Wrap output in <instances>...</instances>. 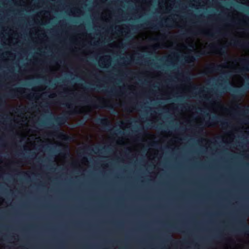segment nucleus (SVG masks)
<instances>
[{"label":"nucleus","mask_w":249,"mask_h":249,"mask_svg":"<svg viewBox=\"0 0 249 249\" xmlns=\"http://www.w3.org/2000/svg\"><path fill=\"white\" fill-rule=\"evenodd\" d=\"M166 241L167 242L173 241V244H174V245H177V244H178L179 243H181V244H183L184 243L181 242L180 241L179 242V241H177L173 240H172L171 239V238L170 237H169V238H167Z\"/></svg>","instance_id":"f3484780"},{"label":"nucleus","mask_w":249,"mask_h":249,"mask_svg":"<svg viewBox=\"0 0 249 249\" xmlns=\"http://www.w3.org/2000/svg\"><path fill=\"white\" fill-rule=\"evenodd\" d=\"M34 94H31V93H30V94H29L27 95L26 97H27V98H28V99H31V98H33V97H34Z\"/></svg>","instance_id":"412c9836"},{"label":"nucleus","mask_w":249,"mask_h":249,"mask_svg":"<svg viewBox=\"0 0 249 249\" xmlns=\"http://www.w3.org/2000/svg\"><path fill=\"white\" fill-rule=\"evenodd\" d=\"M233 98L235 100L241 98L245 94L246 90L244 89H239L232 90Z\"/></svg>","instance_id":"9b49d317"},{"label":"nucleus","mask_w":249,"mask_h":249,"mask_svg":"<svg viewBox=\"0 0 249 249\" xmlns=\"http://www.w3.org/2000/svg\"><path fill=\"white\" fill-rule=\"evenodd\" d=\"M127 60L130 61V62L134 61V59L133 58L132 56L130 58H127Z\"/></svg>","instance_id":"c85d7f7f"},{"label":"nucleus","mask_w":249,"mask_h":249,"mask_svg":"<svg viewBox=\"0 0 249 249\" xmlns=\"http://www.w3.org/2000/svg\"><path fill=\"white\" fill-rule=\"evenodd\" d=\"M105 87L103 85L101 84H90L89 86H87L85 87L86 89L93 90H96L97 91L101 90L103 92H106L107 93L108 95H114V92L113 90H108L107 89H104Z\"/></svg>","instance_id":"20e7f679"},{"label":"nucleus","mask_w":249,"mask_h":249,"mask_svg":"<svg viewBox=\"0 0 249 249\" xmlns=\"http://www.w3.org/2000/svg\"><path fill=\"white\" fill-rule=\"evenodd\" d=\"M72 113V111L67 112L62 116L55 117L53 119L54 123H51L50 124L51 125L50 127L54 129V132H59V127L62 124H64L66 122L67 119H68V116L66 115V114H71Z\"/></svg>","instance_id":"f257e3e1"},{"label":"nucleus","mask_w":249,"mask_h":249,"mask_svg":"<svg viewBox=\"0 0 249 249\" xmlns=\"http://www.w3.org/2000/svg\"><path fill=\"white\" fill-rule=\"evenodd\" d=\"M79 98L84 99L85 100V102L87 103L90 102L92 105L96 108H103L105 107V106H102L105 104V102L101 99L99 100L97 103L96 102H92L91 100H89L84 95L80 96Z\"/></svg>","instance_id":"1a4fd4ad"},{"label":"nucleus","mask_w":249,"mask_h":249,"mask_svg":"<svg viewBox=\"0 0 249 249\" xmlns=\"http://www.w3.org/2000/svg\"><path fill=\"white\" fill-rule=\"evenodd\" d=\"M22 89L21 88H18L16 89H11L7 93L3 95L0 97V100L2 101V99H6L8 98H13L17 97L18 93L21 94V90Z\"/></svg>","instance_id":"423d86ee"},{"label":"nucleus","mask_w":249,"mask_h":249,"mask_svg":"<svg viewBox=\"0 0 249 249\" xmlns=\"http://www.w3.org/2000/svg\"><path fill=\"white\" fill-rule=\"evenodd\" d=\"M216 33H219V32L218 31H216Z\"/></svg>","instance_id":"3c124183"},{"label":"nucleus","mask_w":249,"mask_h":249,"mask_svg":"<svg viewBox=\"0 0 249 249\" xmlns=\"http://www.w3.org/2000/svg\"><path fill=\"white\" fill-rule=\"evenodd\" d=\"M84 124V123L83 122H80V123H79V125H82Z\"/></svg>","instance_id":"ea45409f"},{"label":"nucleus","mask_w":249,"mask_h":249,"mask_svg":"<svg viewBox=\"0 0 249 249\" xmlns=\"http://www.w3.org/2000/svg\"><path fill=\"white\" fill-rule=\"evenodd\" d=\"M236 107L238 109H241L242 108V107H240L238 104H236Z\"/></svg>","instance_id":"f704fd0d"},{"label":"nucleus","mask_w":249,"mask_h":249,"mask_svg":"<svg viewBox=\"0 0 249 249\" xmlns=\"http://www.w3.org/2000/svg\"><path fill=\"white\" fill-rule=\"evenodd\" d=\"M95 150H99V147H95Z\"/></svg>","instance_id":"a19ab883"},{"label":"nucleus","mask_w":249,"mask_h":249,"mask_svg":"<svg viewBox=\"0 0 249 249\" xmlns=\"http://www.w3.org/2000/svg\"><path fill=\"white\" fill-rule=\"evenodd\" d=\"M191 88L193 91L199 90L200 92H203L202 88H199L196 85H192Z\"/></svg>","instance_id":"dca6fc26"},{"label":"nucleus","mask_w":249,"mask_h":249,"mask_svg":"<svg viewBox=\"0 0 249 249\" xmlns=\"http://www.w3.org/2000/svg\"><path fill=\"white\" fill-rule=\"evenodd\" d=\"M225 89L226 88L225 87H223L220 89H215L211 90V91L213 94V98L218 99L220 98L222 93H224V89Z\"/></svg>","instance_id":"f8f14e48"},{"label":"nucleus","mask_w":249,"mask_h":249,"mask_svg":"<svg viewBox=\"0 0 249 249\" xmlns=\"http://www.w3.org/2000/svg\"><path fill=\"white\" fill-rule=\"evenodd\" d=\"M136 63H137V62H138L139 60H140V58L139 57H138L137 58H136Z\"/></svg>","instance_id":"58836bf2"},{"label":"nucleus","mask_w":249,"mask_h":249,"mask_svg":"<svg viewBox=\"0 0 249 249\" xmlns=\"http://www.w3.org/2000/svg\"><path fill=\"white\" fill-rule=\"evenodd\" d=\"M210 48L213 50H216L217 52L221 54H226V47L225 46L216 47L214 45L210 46Z\"/></svg>","instance_id":"ddd939ff"},{"label":"nucleus","mask_w":249,"mask_h":249,"mask_svg":"<svg viewBox=\"0 0 249 249\" xmlns=\"http://www.w3.org/2000/svg\"><path fill=\"white\" fill-rule=\"evenodd\" d=\"M218 80L223 81L224 83H227V81L225 80L224 79H219Z\"/></svg>","instance_id":"2f4dec72"},{"label":"nucleus","mask_w":249,"mask_h":249,"mask_svg":"<svg viewBox=\"0 0 249 249\" xmlns=\"http://www.w3.org/2000/svg\"><path fill=\"white\" fill-rule=\"evenodd\" d=\"M237 62H239L243 66V67L239 70V72H249V58H239L234 59L232 61V63H236Z\"/></svg>","instance_id":"7ed1b4c3"},{"label":"nucleus","mask_w":249,"mask_h":249,"mask_svg":"<svg viewBox=\"0 0 249 249\" xmlns=\"http://www.w3.org/2000/svg\"><path fill=\"white\" fill-rule=\"evenodd\" d=\"M117 131H119V133H123V132H122L121 131H119V130H118Z\"/></svg>","instance_id":"a18cd8bd"},{"label":"nucleus","mask_w":249,"mask_h":249,"mask_svg":"<svg viewBox=\"0 0 249 249\" xmlns=\"http://www.w3.org/2000/svg\"><path fill=\"white\" fill-rule=\"evenodd\" d=\"M144 24H145L147 26H148V28L152 29H154V30H157L158 29V27L161 28L162 27V25L161 23H158V26L157 25H155L153 23H152L151 22H145L144 23Z\"/></svg>","instance_id":"4468645a"},{"label":"nucleus","mask_w":249,"mask_h":249,"mask_svg":"<svg viewBox=\"0 0 249 249\" xmlns=\"http://www.w3.org/2000/svg\"><path fill=\"white\" fill-rule=\"evenodd\" d=\"M49 146L48 145H47V147H46V148H49Z\"/></svg>","instance_id":"8fccbe9b"},{"label":"nucleus","mask_w":249,"mask_h":249,"mask_svg":"<svg viewBox=\"0 0 249 249\" xmlns=\"http://www.w3.org/2000/svg\"><path fill=\"white\" fill-rule=\"evenodd\" d=\"M219 86H220V87H222V86H223V84H220V83H219Z\"/></svg>","instance_id":"79ce46f5"},{"label":"nucleus","mask_w":249,"mask_h":249,"mask_svg":"<svg viewBox=\"0 0 249 249\" xmlns=\"http://www.w3.org/2000/svg\"><path fill=\"white\" fill-rule=\"evenodd\" d=\"M199 53V54H197L196 55V57L197 58H199L200 57L201 55H205L206 54V53H205V52H200Z\"/></svg>","instance_id":"aec40b11"},{"label":"nucleus","mask_w":249,"mask_h":249,"mask_svg":"<svg viewBox=\"0 0 249 249\" xmlns=\"http://www.w3.org/2000/svg\"><path fill=\"white\" fill-rule=\"evenodd\" d=\"M152 40L155 42H158L160 40V38L159 37H155L152 39Z\"/></svg>","instance_id":"393cba45"},{"label":"nucleus","mask_w":249,"mask_h":249,"mask_svg":"<svg viewBox=\"0 0 249 249\" xmlns=\"http://www.w3.org/2000/svg\"><path fill=\"white\" fill-rule=\"evenodd\" d=\"M243 112L244 114H249V107L246 106L244 107Z\"/></svg>","instance_id":"6ab92c4d"},{"label":"nucleus","mask_w":249,"mask_h":249,"mask_svg":"<svg viewBox=\"0 0 249 249\" xmlns=\"http://www.w3.org/2000/svg\"><path fill=\"white\" fill-rule=\"evenodd\" d=\"M55 94H51V95H50L49 96V97H50V98H53V97H55Z\"/></svg>","instance_id":"c9c22d12"},{"label":"nucleus","mask_w":249,"mask_h":249,"mask_svg":"<svg viewBox=\"0 0 249 249\" xmlns=\"http://www.w3.org/2000/svg\"><path fill=\"white\" fill-rule=\"evenodd\" d=\"M245 79L249 82L248 83V85L249 86V77L246 75H245Z\"/></svg>","instance_id":"c756f323"},{"label":"nucleus","mask_w":249,"mask_h":249,"mask_svg":"<svg viewBox=\"0 0 249 249\" xmlns=\"http://www.w3.org/2000/svg\"><path fill=\"white\" fill-rule=\"evenodd\" d=\"M186 80L187 81H190L191 80V79L189 77H186Z\"/></svg>","instance_id":"e433bc0d"},{"label":"nucleus","mask_w":249,"mask_h":249,"mask_svg":"<svg viewBox=\"0 0 249 249\" xmlns=\"http://www.w3.org/2000/svg\"><path fill=\"white\" fill-rule=\"evenodd\" d=\"M95 122L97 124L101 125L105 129L109 130L111 127V124L108 118L106 117L96 119Z\"/></svg>","instance_id":"6e6552de"},{"label":"nucleus","mask_w":249,"mask_h":249,"mask_svg":"<svg viewBox=\"0 0 249 249\" xmlns=\"http://www.w3.org/2000/svg\"><path fill=\"white\" fill-rule=\"evenodd\" d=\"M173 55L174 57H175V58H178V57H179V53H173Z\"/></svg>","instance_id":"5701e85b"},{"label":"nucleus","mask_w":249,"mask_h":249,"mask_svg":"<svg viewBox=\"0 0 249 249\" xmlns=\"http://www.w3.org/2000/svg\"><path fill=\"white\" fill-rule=\"evenodd\" d=\"M206 36H210V37H213L214 36V35L213 34H211V33H207L205 34Z\"/></svg>","instance_id":"4be33fe9"},{"label":"nucleus","mask_w":249,"mask_h":249,"mask_svg":"<svg viewBox=\"0 0 249 249\" xmlns=\"http://www.w3.org/2000/svg\"><path fill=\"white\" fill-rule=\"evenodd\" d=\"M143 128H141L140 130H143Z\"/></svg>","instance_id":"de8ad7c7"},{"label":"nucleus","mask_w":249,"mask_h":249,"mask_svg":"<svg viewBox=\"0 0 249 249\" xmlns=\"http://www.w3.org/2000/svg\"><path fill=\"white\" fill-rule=\"evenodd\" d=\"M38 125H39L40 126H43L45 125V123L44 121H39V122L38 123Z\"/></svg>","instance_id":"cd10ccee"},{"label":"nucleus","mask_w":249,"mask_h":249,"mask_svg":"<svg viewBox=\"0 0 249 249\" xmlns=\"http://www.w3.org/2000/svg\"><path fill=\"white\" fill-rule=\"evenodd\" d=\"M206 116H209V114L208 113L206 114Z\"/></svg>","instance_id":"c03bdc74"},{"label":"nucleus","mask_w":249,"mask_h":249,"mask_svg":"<svg viewBox=\"0 0 249 249\" xmlns=\"http://www.w3.org/2000/svg\"><path fill=\"white\" fill-rule=\"evenodd\" d=\"M218 123H220L223 128L228 126V122L226 120H221L219 116H213L209 121L206 122V124L208 125H211Z\"/></svg>","instance_id":"39448f33"},{"label":"nucleus","mask_w":249,"mask_h":249,"mask_svg":"<svg viewBox=\"0 0 249 249\" xmlns=\"http://www.w3.org/2000/svg\"><path fill=\"white\" fill-rule=\"evenodd\" d=\"M124 110L125 111H128V112H130L131 111V110H130V109L128 107H125Z\"/></svg>","instance_id":"473e14b6"},{"label":"nucleus","mask_w":249,"mask_h":249,"mask_svg":"<svg viewBox=\"0 0 249 249\" xmlns=\"http://www.w3.org/2000/svg\"><path fill=\"white\" fill-rule=\"evenodd\" d=\"M26 110V108L25 107H23L21 109H18V111L20 113H21L22 111H25Z\"/></svg>","instance_id":"b1692460"},{"label":"nucleus","mask_w":249,"mask_h":249,"mask_svg":"<svg viewBox=\"0 0 249 249\" xmlns=\"http://www.w3.org/2000/svg\"><path fill=\"white\" fill-rule=\"evenodd\" d=\"M106 107L108 108V109H109L110 110H112V109L114 110V107L112 106H107Z\"/></svg>","instance_id":"7c9ffc66"},{"label":"nucleus","mask_w":249,"mask_h":249,"mask_svg":"<svg viewBox=\"0 0 249 249\" xmlns=\"http://www.w3.org/2000/svg\"><path fill=\"white\" fill-rule=\"evenodd\" d=\"M62 104L65 105L68 108H72V107L67 103L65 104L64 103H62Z\"/></svg>","instance_id":"bb28decb"},{"label":"nucleus","mask_w":249,"mask_h":249,"mask_svg":"<svg viewBox=\"0 0 249 249\" xmlns=\"http://www.w3.org/2000/svg\"><path fill=\"white\" fill-rule=\"evenodd\" d=\"M166 58H168V59L167 60V61L168 62H171V61L170 60V59H171V56H168V57H166Z\"/></svg>","instance_id":"72a5a7b5"},{"label":"nucleus","mask_w":249,"mask_h":249,"mask_svg":"<svg viewBox=\"0 0 249 249\" xmlns=\"http://www.w3.org/2000/svg\"><path fill=\"white\" fill-rule=\"evenodd\" d=\"M217 238L220 239L221 238V237L220 236H218L217 237Z\"/></svg>","instance_id":"37998d69"},{"label":"nucleus","mask_w":249,"mask_h":249,"mask_svg":"<svg viewBox=\"0 0 249 249\" xmlns=\"http://www.w3.org/2000/svg\"><path fill=\"white\" fill-rule=\"evenodd\" d=\"M171 227L177 231L183 232V231L182 230V228L181 227H178L173 225H171Z\"/></svg>","instance_id":"a211bd4d"},{"label":"nucleus","mask_w":249,"mask_h":249,"mask_svg":"<svg viewBox=\"0 0 249 249\" xmlns=\"http://www.w3.org/2000/svg\"><path fill=\"white\" fill-rule=\"evenodd\" d=\"M181 57H184L185 61L186 62L194 61L195 60V57L193 55H189L184 57L181 55Z\"/></svg>","instance_id":"2eb2a0df"},{"label":"nucleus","mask_w":249,"mask_h":249,"mask_svg":"<svg viewBox=\"0 0 249 249\" xmlns=\"http://www.w3.org/2000/svg\"><path fill=\"white\" fill-rule=\"evenodd\" d=\"M227 67V63L223 65L211 64L206 67V70L209 72L212 73L214 72L220 71H222L223 68H226Z\"/></svg>","instance_id":"0eeeda50"},{"label":"nucleus","mask_w":249,"mask_h":249,"mask_svg":"<svg viewBox=\"0 0 249 249\" xmlns=\"http://www.w3.org/2000/svg\"><path fill=\"white\" fill-rule=\"evenodd\" d=\"M238 223L240 227L234 229L235 232L249 235V225L246 222L245 218L241 216L238 220Z\"/></svg>","instance_id":"f03ea898"},{"label":"nucleus","mask_w":249,"mask_h":249,"mask_svg":"<svg viewBox=\"0 0 249 249\" xmlns=\"http://www.w3.org/2000/svg\"><path fill=\"white\" fill-rule=\"evenodd\" d=\"M188 33L190 34L191 33L189 32H187V33H184L180 35V36H183V37H186Z\"/></svg>","instance_id":"a878e982"},{"label":"nucleus","mask_w":249,"mask_h":249,"mask_svg":"<svg viewBox=\"0 0 249 249\" xmlns=\"http://www.w3.org/2000/svg\"><path fill=\"white\" fill-rule=\"evenodd\" d=\"M20 173H21V174L24 175H26L28 176V174L27 173H26V172H20Z\"/></svg>","instance_id":"4c0bfd02"},{"label":"nucleus","mask_w":249,"mask_h":249,"mask_svg":"<svg viewBox=\"0 0 249 249\" xmlns=\"http://www.w3.org/2000/svg\"><path fill=\"white\" fill-rule=\"evenodd\" d=\"M60 134L61 135H63V133H62V132H60Z\"/></svg>","instance_id":"49530a36"},{"label":"nucleus","mask_w":249,"mask_h":249,"mask_svg":"<svg viewBox=\"0 0 249 249\" xmlns=\"http://www.w3.org/2000/svg\"><path fill=\"white\" fill-rule=\"evenodd\" d=\"M231 45L243 49H247L249 46V42H242L241 40L233 39L231 40Z\"/></svg>","instance_id":"9d476101"},{"label":"nucleus","mask_w":249,"mask_h":249,"mask_svg":"<svg viewBox=\"0 0 249 249\" xmlns=\"http://www.w3.org/2000/svg\"><path fill=\"white\" fill-rule=\"evenodd\" d=\"M241 6H239V7H238V8H239V9H241Z\"/></svg>","instance_id":"09e8293b"}]
</instances>
